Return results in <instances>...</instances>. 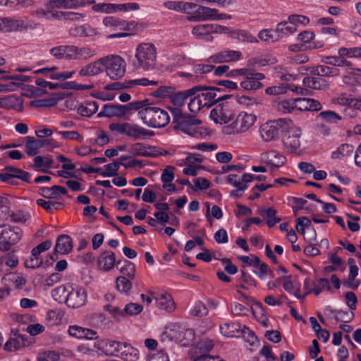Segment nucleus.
Segmentation results:
<instances>
[{
	"label": "nucleus",
	"instance_id": "1",
	"mask_svg": "<svg viewBox=\"0 0 361 361\" xmlns=\"http://www.w3.org/2000/svg\"><path fill=\"white\" fill-rule=\"evenodd\" d=\"M49 54L56 60L87 61L94 57L96 51L87 46L59 44L49 49Z\"/></svg>",
	"mask_w": 361,
	"mask_h": 361
},
{
	"label": "nucleus",
	"instance_id": "2",
	"mask_svg": "<svg viewBox=\"0 0 361 361\" xmlns=\"http://www.w3.org/2000/svg\"><path fill=\"white\" fill-rule=\"evenodd\" d=\"M143 123L152 128H164L170 121L168 113L156 106H148L138 112Z\"/></svg>",
	"mask_w": 361,
	"mask_h": 361
},
{
	"label": "nucleus",
	"instance_id": "3",
	"mask_svg": "<svg viewBox=\"0 0 361 361\" xmlns=\"http://www.w3.org/2000/svg\"><path fill=\"white\" fill-rule=\"evenodd\" d=\"M102 58L103 72L106 73L111 80H118L126 73V63L118 55H109Z\"/></svg>",
	"mask_w": 361,
	"mask_h": 361
},
{
	"label": "nucleus",
	"instance_id": "4",
	"mask_svg": "<svg viewBox=\"0 0 361 361\" xmlns=\"http://www.w3.org/2000/svg\"><path fill=\"white\" fill-rule=\"evenodd\" d=\"M157 54V49L154 44L142 43L137 46L135 57L140 67L149 71L156 67Z\"/></svg>",
	"mask_w": 361,
	"mask_h": 361
},
{
	"label": "nucleus",
	"instance_id": "5",
	"mask_svg": "<svg viewBox=\"0 0 361 361\" xmlns=\"http://www.w3.org/2000/svg\"><path fill=\"white\" fill-rule=\"evenodd\" d=\"M291 124L292 121L288 118L270 121L260 126V135L265 142L276 140L279 136V133L288 129Z\"/></svg>",
	"mask_w": 361,
	"mask_h": 361
},
{
	"label": "nucleus",
	"instance_id": "6",
	"mask_svg": "<svg viewBox=\"0 0 361 361\" xmlns=\"http://www.w3.org/2000/svg\"><path fill=\"white\" fill-rule=\"evenodd\" d=\"M22 236L23 231L20 227L8 224L0 225V250H9L20 240Z\"/></svg>",
	"mask_w": 361,
	"mask_h": 361
},
{
	"label": "nucleus",
	"instance_id": "7",
	"mask_svg": "<svg viewBox=\"0 0 361 361\" xmlns=\"http://www.w3.org/2000/svg\"><path fill=\"white\" fill-rule=\"evenodd\" d=\"M202 121L194 116L186 115L184 118L174 125L173 128L185 134L196 137H201L206 133V129L200 126Z\"/></svg>",
	"mask_w": 361,
	"mask_h": 361
},
{
	"label": "nucleus",
	"instance_id": "8",
	"mask_svg": "<svg viewBox=\"0 0 361 361\" xmlns=\"http://www.w3.org/2000/svg\"><path fill=\"white\" fill-rule=\"evenodd\" d=\"M255 121V115L241 112L231 124L224 128L223 132L226 135L245 133L252 126Z\"/></svg>",
	"mask_w": 361,
	"mask_h": 361
},
{
	"label": "nucleus",
	"instance_id": "9",
	"mask_svg": "<svg viewBox=\"0 0 361 361\" xmlns=\"http://www.w3.org/2000/svg\"><path fill=\"white\" fill-rule=\"evenodd\" d=\"M287 135L283 139V143L286 150L291 154H296L300 147L301 132L300 128L293 126V123L289 126Z\"/></svg>",
	"mask_w": 361,
	"mask_h": 361
},
{
	"label": "nucleus",
	"instance_id": "10",
	"mask_svg": "<svg viewBox=\"0 0 361 361\" xmlns=\"http://www.w3.org/2000/svg\"><path fill=\"white\" fill-rule=\"evenodd\" d=\"M264 78L265 75L263 73L247 68V73L244 74L240 86L245 90L255 91L263 87L262 80Z\"/></svg>",
	"mask_w": 361,
	"mask_h": 361
},
{
	"label": "nucleus",
	"instance_id": "11",
	"mask_svg": "<svg viewBox=\"0 0 361 361\" xmlns=\"http://www.w3.org/2000/svg\"><path fill=\"white\" fill-rule=\"evenodd\" d=\"M201 86L205 88L197 92V94L200 99H201L204 107H210L216 102L229 97L228 95L218 94L217 92H220L221 90L217 87H207L205 85Z\"/></svg>",
	"mask_w": 361,
	"mask_h": 361
},
{
	"label": "nucleus",
	"instance_id": "12",
	"mask_svg": "<svg viewBox=\"0 0 361 361\" xmlns=\"http://www.w3.org/2000/svg\"><path fill=\"white\" fill-rule=\"evenodd\" d=\"M45 146H50L52 148L58 147L53 139L37 140L33 137H27V142L25 143L26 153L29 156H34L37 154L39 152V149Z\"/></svg>",
	"mask_w": 361,
	"mask_h": 361
},
{
	"label": "nucleus",
	"instance_id": "13",
	"mask_svg": "<svg viewBox=\"0 0 361 361\" xmlns=\"http://www.w3.org/2000/svg\"><path fill=\"white\" fill-rule=\"evenodd\" d=\"M128 151L133 156L145 157H157L161 154L158 147L145 145L140 142H136L131 145Z\"/></svg>",
	"mask_w": 361,
	"mask_h": 361
},
{
	"label": "nucleus",
	"instance_id": "14",
	"mask_svg": "<svg viewBox=\"0 0 361 361\" xmlns=\"http://www.w3.org/2000/svg\"><path fill=\"white\" fill-rule=\"evenodd\" d=\"M87 302V293L82 288L73 289L66 298V305L72 308H79Z\"/></svg>",
	"mask_w": 361,
	"mask_h": 361
},
{
	"label": "nucleus",
	"instance_id": "15",
	"mask_svg": "<svg viewBox=\"0 0 361 361\" xmlns=\"http://www.w3.org/2000/svg\"><path fill=\"white\" fill-rule=\"evenodd\" d=\"M197 18L202 20H219L231 19V16L224 13H219L218 10L206 6H199L196 9Z\"/></svg>",
	"mask_w": 361,
	"mask_h": 361
},
{
	"label": "nucleus",
	"instance_id": "16",
	"mask_svg": "<svg viewBox=\"0 0 361 361\" xmlns=\"http://www.w3.org/2000/svg\"><path fill=\"white\" fill-rule=\"evenodd\" d=\"M0 108L13 110L17 112L23 111V99L16 94H9L0 98Z\"/></svg>",
	"mask_w": 361,
	"mask_h": 361
},
{
	"label": "nucleus",
	"instance_id": "17",
	"mask_svg": "<svg viewBox=\"0 0 361 361\" xmlns=\"http://www.w3.org/2000/svg\"><path fill=\"white\" fill-rule=\"evenodd\" d=\"M204 88L201 85H197L190 89L176 92L170 95L171 102L176 106H181L188 98L195 95L197 92Z\"/></svg>",
	"mask_w": 361,
	"mask_h": 361
},
{
	"label": "nucleus",
	"instance_id": "18",
	"mask_svg": "<svg viewBox=\"0 0 361 361\" xmlns=\"http://www.w3.org/2000/svg\"><path fill=\"white\" fill-rule=\"evenodd\" d=\"M30 173L20 169L13 166H6L4 172L0 173V180L8 182L10 180L17 178L23 181L29 182Z\"/></svg>",
	"mask_w": 361,
	"mask_h": 361
},
{
	"label": "nucleus",
	"instance_id": "19",
	"mask_svg": "<svg viewBox=\"0 0 361 361\" xmlns=\"http://www.w3.org/2000/svg\"><path fill=\"white\" fill-rule=\"evenodd\" d=\"M242 52L235 50H224L210 57L214 63H230L240 61L242 59Z\"/></svg>",
	"mask_w": 361,
	"mask_h": 361
},
{
	"label": "nucleus",
	"instance_id": "20",
	"mask_svg": "<svg viewBox=\"0 0 361 361\" xmlns=\"http://www.w3.org/2000/svg\"><path fill=\"white\" fill-rule=\"evenodd\" d=\"M322 61L326 64L334 66H345L347 72L353 75H361V69H356L352 67V63L347 61L345 58L338 56H326Z\"/></svg>",
	"mask_w": 361,
	"mask_h": 361
},
{
	"label": "nucleus",
	"instance_id": "21",
	"mask_svg": "<svg viewBox=\"0 0 361 361\" xmlns=\"http://www.w3.org/2000/svg\"><path fill=\"white\" fill-rule=\"evenodd\" d=\"M154 135L153 131L147 130L138 125L130 123H127L126 135L134 140L145 139L148 137H152Z\"/></svg>",
	"mask_w": 361,
	"mask_h": 361
},
{
	"label": "nucleus",
	"instance_id": "22",
	"mask_svg": "<svg viewBox=\"0 0 361 361\" xmlns=\"http://www.w3.org/2000/svg\"><path fill=\"white\" fill-rule=\"evenodd\" d=\"M232 112L227 106H216L211 111L210 117L216 123H227L233 118Z\"/></svg>",
	"mask_w": 361,
	"mask_h": 361
},
{
	"label": "nucleus",
	"instance_id": "23",
	"mask_svg": "<svg viewBox=\"0 0 361 361\" xmlns=\"http://www.w3.org/2000/svg\"><path fill=\"white\" fill-rule=\"evenodd\" d=\"M102 58L83 66L78 74L81 77H94L103 73Z\"/></svg>",
	"mask_w": 361,
	"mask_h": 361
},
{
	"label": "nucleus",
	"instance_id": "24",
	"mask_svg": "<svg viewBox=\"0 0 361 361\" xmlns=\"http://www.w3.org/2000/svg\"><path fill=\"white\" fill-rule=\"evenodd\" d=\"M295 109L300 111H319L322 106L321 103L314 99L299 97L294 99Z\"/></svg>",
	"mask_w": 361,
	"mask_h": 361
},
{
	"label": "nucleus",
	"instance_id": "25",
	"mask_svg": "<svg viewBox=\"0 0 361 361\" xmlns=\"http://www.w3.org/2000/svg\"><path fill=\"white\" fill-rule=\"evenodd\" d=\"M97 264L100 269L106 271H110L116 264L115 253L111 250L102 252L98 257Z\"/></svg>",
	"mask_w": 361,
	"mask_h": 361
},
{
	"label": "nucleus",
	"instance_id": "26",
	"mask_svg": "<svg viewBox=\"0 0 361 361\" xmlns=\"http://www.w3.org/2000/svg\"><path fill=\"white\" fill-rule=\"evenodd\" d=\"M70 336L80 339H96L98 337L97 333L92 329L83 328L80 326H70L68 330Z\"/></svg>",
	"mask_w": 361,
	"mask_h": 361
},
{
	"label": "nucleus",
	"instance_id": "27",
	"mask_svg": "<svg viewBox=\"0 0 361 361\" xmlns=\"http://www.w3.org/2000/svg\"><path fill=\"white\" fill-rule=\"evenodd\" d=\"M157 307L166 312H172L176 309V304L172 296L167 293L158 294L155 298Z\"/></svg>",
	"mask_w": 361,
	"mask_h": 361
},
{
	"label": "nucleus",
	"instance_id": "28",
	"mask_svg": "<svg viewBox=\"0 0 361 361\" xmlns=\"http://www.w3.org/2000/svg\"><path fill=\"white\" fill-rule=\"evenodd\" d=\"M73 250V241L68 235H61L56 240L54 251L56 253L66 255Z\"/></svg>",
	"mask_w": 361,
	"mask_h": 361
},
{
	"label": "nucleus",
	"instance_id": "29",
	"mask_svg": "<svg viewBox=\"0 0 361 361\" xmlns=\"http://www.w3.org/2000/svg\"><path fill=\"white\" fill-rule=\"evenodd\" d=\"M192 34L200 39L212 41L213 39L212 24H201L195 26L192 30Z\"/></svg>",
	"mask_w": 361,
	"mask_h": 361
},
{
	"label": "nucleus",
	"instance_id": "30",
	"mask_svg": "<svg viewBox=\"0 0 361 361\" xmlns=\"http://www.w3.org/2000/svg\"><path fill=\"white\" fill-rule=\"evenodd\" d=\"M109 346L113 348L116 352H121V355L126 359H128V356L131 357L133 359L137 358L135 350L126 343L111 341H109Z\"/></svg>",
	"mask_w": 361,
	"mask_h": 361
},
{
	"label": "nucleus",
	"instance_id": "31",
	"mask_svg": "<svg viewBox=\"0 0 361 361\" xmlns=\"http://www.w3.org/2000/svg\"><path fill=\"white\" fill-rule=\"evenodd\" d=\"M221 333L226 337L238 336L239 334H245L238 322H226L220 326Z\"/></svg>",
	"mask_w": 361,
	"mask_h": 361
},
{
	"label": "nucleus",
	"instance_id": "32",
	"mask_svg": "<svg viewBox=\"0 0 361 361\" xmlns=\"http://www.w3.org/2000/svg\"><path fill=\"white\" fill-rule=\"evenodd\" d=\"M304 86L313 90H326L329 87L328 82L320 76H307L303 78Z\"/></svg>",
	"mask_w": 361,
	"mask_h": 361
},
{
	"label": "nucleus",
	"instance_id": "33",
	"mask_svg": "<svg viewBox=\"0 0 361 361\" xmlns=\"http://www.w3.org/2000/svg\"><path fill=\"white\" fill-rule=\"evenodd\" d=\"M25 28L23 20L8 18L0 20V30L4 32L22 30Z\"/></svg>",
	"mask_w": 361,
	"mask_h": 361
},
{
	"label": "nucleus",
	"instance_id": "34",
	"mask_svg": "<svg viewBox=\"0 0 361 361\" xmlns=\"http://www.w3.org/2000/svg\"><path fill=\"white\" fill-rule=\"evenodd\" d=\"M46 7L54 18H59L60 13L54 12L56 8H73L72 0H50L46 4Z\"/></svg>",
	"mask_w": 361,
	"mask_h": 361
},
{
	"label": "nucleus",
	"instance_id": "35",
	"mask_svg": "<svg viewBox=\"0 0 361 361\" xmlns=\"http://www.w3.org/2000/svg\"><path fill=\"white\" fill-rule=\"evenodd\" d=\"M265 159L267 164L276 169L283 166L286 161L285 156L274 150L268 152L265 155Z\"/></svg>",
	"mask_w": 361,
	"mask_h": 361
},
{
	"label": "nucleus",
	"instance_id": "36",
	"mask_svg": "<svg viewBox=\"0 0 361 361\" xmlns=\"http://www.w3.org/2000/svg\"><path fill=\"white\" fill-rule=\"evenodd\" d=\"M68 192L66 188L60 185H54L51 188H42L39 190L40 195L47 199L58 198L60 194L66 195Z\"/></svg>",
	"mask_w": 361,
	"mask_h": 361
},
{
	"label": "nucleus",
	"instance_id": "37",
	"mask_svg": "<svg viewBox=\"0 0 361 361\" xmlns=\"http://www.w3.org/2000/svg\"><path fill=\"white\" fill-rule=\"evenodd\" d=\"M117 268L119 271L123 274L122 276L128 277L133 279L135 274V264L127 260L118 261L116 263Z\"/></svg>",
	"mask_w": 361,
	"mask_h": 361
},
{
	"label": "nucleus",
	"instance_id": "38",
	"mask_svg": "<svg viewBox=\"0 0 361 361\" xmlns=\"http://www.w3.org/2000/svg\"><path fill=\"white\" fill-rule=\"evenodd\" d=\"M63 98L61 94H54L47 99L31 101L30 105L35 107H51L55 106Z\"/></svg>",
	"mask_w": 361,
	"mask_h": 361
},
{
	"label": "nucleus",
	"instance_id": "39",
	"mask_svg": "<svg viewBox=\"0 0 361 361\" xmlns=\"http://www.w3.org/2000/svg\"><path fill=\"white\" fill-rule=\"evenodd\" d=\"M99 117H113L116 116L123 118L121 104H105L102 110L98 114Z\"/></svg>",
	"mask_w": 361,
	"mask_h": 361
},
{
	"label": "nucleus",
	"instance_id": "40",
	"mask_svg": "<svg viewBox=\"0 0 361 361\" xmlns=\"http://www.w3.org/2000/svg\"><path fill=\"white\" fill-rule=\"evenodd\" d=\"M26 339L22 334L15 335V337L10 338L4 345V349L7 351H14L25 346Z\"/></svg>",
	"mask_w": 361,
	"mask_h": 361
},
{
	"label": "nucleus",
	"instance_id": "41",
	"mask_svg": "<svg viewBox=\"0 0 361 361\" xmlns=\"http://www.w3.org/2000/svg\"><path fill=\"white\" fill-rule=\"evenodd\" d=\"M314 38V32L309 30L303 31L300 32L298 36V40L301 42V47L305 46V47H308L309 49H317L322 47L323 44L317 46L316 44H312V40Z\"/></svg>",
	"mask_w": 361,
	"mask_h": 361
},
{
	"label": "nucleus",
	"instance_id": "42",
	"mask_svg": "<svg viewBox=\"0 0 361 361\" xmlns=\"http://www.w3.org/2000/svg\"><path fill=\"white\" fill-rule=\"evenodd\" d=\"M98 110V104L95 101H87L80 104L78 108V113L86 117H90Z\"/></svg>",
	"mask_w": 361,
	"mask_h": 361
},
{
	"label": "nucleus",
	"instance_id": "43",
	"mask_svg": "<svg viewBox=\"0 0 361 361\" xmlns=\"http://www.w3.org/2000/svg\"><path fill=\"white\" fill-rule=\"evenodd\" d=\"M297 25H295L291 20L288 19V21L279 23L274 32L287 35L294 33L297 31ZM278 37H281V35H278Z\"/></svg>",
	"mask_w": 361,
	"mask_h": 361
},
{
	"label": "nucleus",
	"instance_id": "44",
	"mask_svg": "<svg viewBox=\"0 0 361 361\" xmlns=\"http://www.w3.org/2000/svg\"><path fill=\"white\" fill-rule=\"evenodd\" d=\"M254 175L250 173H244L240 180H237V175L230 174L227 177V182L234 187L241 185L242 183H247L252 181Z\"/></svg>",
	"mask_w": 361,
	"mask_h": 361
},
{
	"label": "nucleus",
	"instance_id": "45",
	"mask_svg": "<svg viewBox=\"0 0 361 361\" xmlns=\"http://www.w3.org/2000/svg\"><path fill=\"white\" fill-rule=\"evenodd\" d=\"M315 73L320 77H336L340 74L338 68L326 66H317L315 69Z\"/></svg>",
	"mask_w": 361,
	"mask_h": 361
},
{
	"label": "nucleus",
	"instance_id": "46",
	"mask_svg": "<svg viewBox=\"0 0 361 361\" xmlns=\"http://www.w3.org/2000/svg\"><path fill=\"white\" fill-rule=\"evenodd\" d=\"M92 9L94 12L112 13L118 11V6L116 4L102 3L93 5Z\"/></svg>",
	"mask_w": 361,
	"mask_h": 361
},
{
	"label": "nucleus",
	"instance_id": "47",
	"mask_svg": "<svg viewBox=\"0 0 361 361\" xmlns=\"http://www.w3.org/2000/svg\"><path fill=\"white\" fill-rule=\"evenodd\" d=\"M354 147L350 144H342L338 149L333 152L331 156L333 159H340L342 157L350 155L353 153Z\"/></svg>",
	"mask_w": 361,
	"mask_h": 361
},
{
	"label": "nucleus",
	"instance_id": "48",
	"mask_svg": "<svg viewBox=\"0 0 361 361\" xmlns=\"http://www.w3.org/2000/svg\"><path fill=\"white\" fill-rule=\"evenodd\" d=\"M131 279L125 276H118L116 279V286L118 290L121 293H128L132 288Z\"/></svg>",
	"mask_w": 361,
	"mask_h": 361
},
{
	"label": "nucleus",
	"instance_id": "49",
	"mask_svg": "<svg viewBox=\"0 0 361 361\" xmlns=\"http://www.w3.org/2000/svg\"><path fill=\"white\" fill-rule=\"evenodd\" d=\"M214 68V66L209 64H197L192 68L195 75L198 76V82L203 79V75L210 73Z\"/></svg>",
	"mask_w": 361,
	"mask_h": 361
},
{
	"label": "nucleus",
	"instance_id": "50",
	"mask_svg": "<svg viewBox=\"0 0 361 361\" xmlns=\"http://www.w3.org/2000/svg\"><path fill=\"white\" fill-rule=\"evenodd\" d=\"M332 313L336 314L334 317L336 322H341L348 323L351 322L354 317V314L351 311H342V310H331Z\"/></svg>",
	"mask_w": 361,
	"mask_h": 361
},
{
	"label": "nucleus",
	"instance_id": "51",
	"mask_svg": "<svg viewBox=\"0 0 361 361\" xmlns=\"http://www.w3.org/2000/svg\"><path fill=\"white\" fill-rule=\"evenodd\" d=\"M319 117L327 123H337L342 118L341 116L333 111H322L319 114Z\"/></svg>",
	"mask_w": 361,
	"mask_h": 361
},
{
	"label": "nucleus",
	"instance_id": "52",
	"mask_svg": "<svg viewBox=\"0 0 361 361\" xmlns=\"http://www.w3.org/2000/svg\"><path fill=\"white\" fill-rule=\"evenodd\" d=\"M125 317L134 316L140 314L143 307L141 305L134 302H130L126 305L124 307Z\"/></svg>",
	"mask_w": 361,
	"mask_h": 361
},
{
	"label": "nucleus",
	"instance_id": "53",
	"mask_svg": "<svg viewBox=\"0 0 361 361\" xmlns=\"http://www.w3.org/2000/svg\"><path fill=\"white\" fill-rule=\"evenodd\" d=\"M121 162L114 161L113 163L106 164L104 167L106 168L105 171L101 172V175L104 177H111L118 175V171L119 169Z\"/></svg>",
	"mask_w": 361,
	"mask_h": 361
},
{
	"label": "nucleus",
	"instance_id": "54",
	"mask_svg": "<svg viewBox=\"0 0 361 361\" xmlns=\"http://www.w3.org/2000/svg\"><path fill=\"white\" fill-rule=\"evenodd\" d=\"M325 288L330 290V283L328 279L322 278L319 280L317 285H314V287L306 292L305 295H307L310 293H314L316 295H318Z\"/></svg>",
	"mask_w": 361,
	"mask_h": 361
},
{
	"label": "nucleus",
	"instance_id": "55",
	"mask_svg": "<svg viewBox=\"0 0 361 361\" xmlns=\"http://www.w3.org/2000/svg\"><path fill=\"white\" fill-rule=\"evenodd\" d=\"M237 39L243 42L258 43V39L249 32L243 30L235 32Z\"/></svg>",
	"mask_w": 361,
	"mask_h": 361
},
{
	"label": "nucleus",
	"instance_id": "56",
	"mask_svg": "<svg viewBox=\"0 0 361 361\" xmlns=\"http://www.w3.org/2000/svg\"><path fill=\"white\" fill-rule=\"evenodd\" d=\"M353 98L350 97L346 93H341L336 97L331 99V102L334 104H338L341 106H352Z\"/></svg>",
	"mask_w": 361,
	"mask_h": 361
},
{
	"label": "nucleus",
	"instance_id": "57",
	"mask_svg": "<svg viewBox=\"0 0 361 361\" xmlns=\"http://www.w3.org/2000/svg\"><path fill=\"white\" fill-rule=\"evenodd\" d=\"M295 102L293 99L283 100L278 103L277 109L278 111L283 113L288 114L295 110Z\"/></svg>",
	"mask_w": 361,
	"mask_h": 361
},
{
	"label": "nucleus",
	"instance_id": "58",
	"mask_svg": "<svg viewBox=\"0 0 361 361\" xmlns=\"http://www.w3.org/2000/svg\"><path fill=\"white\" fill-rule=\"evenodd\" d=\"M18 263V257L13 253H7L0 257V264L11 268L15 267Z\"/></svg>",
	"mask_w": 361,
	"mask_h": 361
},
{
	"label": "nucleus",
	"instance_id": "59",
	"mask_svg": "<svg viewBox=\"0 0 361 361\" xmlns=\"http://www.w3.org/2000/svg\"><path fill=\"white\" fill-rule=\"evenodd\" d=\"M208 310L204 304L202 302H197L195 304L193 308L190 310V314L192 317H202L206 316Z\"/></svg>",
	"mask_w": 361,
	"mask_h": 361
},
{
	"label": "nucleus",
	"instance_id": "60",
	"mask_svg": "<svg viewBox=\"0 0 361 361\" xmlns=\"http://www.w3.org/2000/svg\"><path fill=\"white\" fill-rule=\"evenodd\" d=\"M202 108H204V106L202 104V101L200 99L197 94L190 97L188 103V109L190 112L193 114L197 113Z\"/></svg>",
	"mask_w": 361,
	"mask_h": 361
},
{
	"label": "nucleus",
	"instance_id": "61",
	"mask_svg": "<svg viewBox=\"0 0 361 361\" xmlns=\"http://www.w3.org/2000/svg\"><path fill=\"white\" fill-rule=\"evenodd\" d=\"M34 166L36 168H42L43 166L49 168L53 164V160L49 157L37 156L34 159Z\"/></svg>",
	"mask_w": 361,
	"mask_h": 361
},
{
	"label": "nucleus",
	"instance_id": "62",
	"mask_svg": "<svg viewBox=\"0 0 361 361\" xmlns=\"http://www.w3.org/2000/svg\"><path fill=\"white\" fill-rule=\"evenodd\" d=\"M9 216L11 218L13 221L20 223H25L30 218V216L28 213L24 212L23 211L13 212L12 214H10Z\"/></svg>",
	"mask_w": 361,
	"mask_h": 361
},
{
	"label": "nucleus",
	"instance_id": "63",
	"mask_svg": "<svg viewBox=\"0 0 361 361\" xmlns=\"http://www.w3.org/2000/svg\"><path fill=\"white\" fill-rule=\"evenodd\" d=\"M105 319V315L102 313H93L89 317L90 322L97 327L104 324Z\"/></svg>",
	"mask_w": 361,
	"mask_h": 361
},
{
	"label": "nucleus",
	"instance_id": "64",
	"mask_svg": "<svg viewBox=\"0 0 361 361\" xmlns=\"http://www.w3.org/2000/svg\"><path fill=\"white\" fill-rule=\"evenodd\" d=\"M37 360L38 361H58L59 355L54 351H47L40 355Z\"/></svg>",
	"mask_w": 361,
	"mask_h": 361
}]
</instances>
